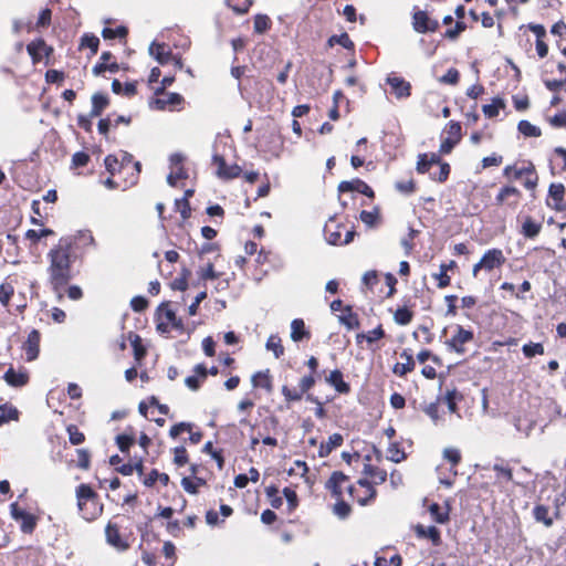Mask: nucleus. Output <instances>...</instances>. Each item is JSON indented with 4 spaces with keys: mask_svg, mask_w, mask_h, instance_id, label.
<instances>
[{
    "mask_svg": "<svg viewBox=\"0 0 566 566\" xmlns=\"http://www.w3.org/2000/svg\"><path fill=\"white\" fill-rule=\"evenodd\" d=\"M95 244L91 231H78L74 235L62 237L48 253V281L52 291L61 300L63 292L74 277L73 264L82 260L86 251Z\"/></svg>",
    "mask_w": 566,
    "mask_h": 566,
    "instance_id": "f257e3e1",
    "label": "nucleus"
},
{
    "mask_svg": "<svg viewBox=\"0 0 566 566\" xmlns=\"http://www.w3.org/2000/svg\"><path fill=\"white\" fill-rule=\"evenodd\" d=\"M76 506L80 516L86 522H94L103 515L104 504L98 493L86 483L75 488Z\"/></svg>",
    "mask_w": 566,
    "mask_h": 566,
    "instance_id": "f03ea898",
    "label": "nucleus"
},
{
    "mask_svg": "<svg viewBox=\"0 0 566 566\" xmlns=\"http://www.w3.org/2000/svg\"><path fill=\"white\" fill-rule=\"evenodd\" d=\"M502 177L512 184L513 181H521L522 186L534 192L539 182V176L536 167L532 160H516L513 164L506 165L502 170Z\"/></svg>",
    "mask_w": 566,
    "mask_h": 566,
    "instance_id": "7ed1b4c3",
    "label": "nucleus"
},
{
    "mask_svg": "<svg viewBox=\"0 0 566 566\" xmlns=\"http://www.w3.org/2000/svg\"><path fill=\"white\" fill-rule=\"evenodd\" d=\"M349 476L342 471H334L325 482V489L335 499L333 513L339 518H347L352 513V506L345 501L344 493L348 492Z\"/></svg>",
    "mask_w": 566,
    "mask_h": 566,
    "instance_id": "20e7f679",
    "label": "nucleus"
},
{
    "mask_svg": "<svg viewBox=\"0 0 566 566\" xmlns=\"http://www.w3.org/2000/svg\"><path fill=\"white\" fill-rule=\"evenodd\" d=\"M129 518L125 515H114L105 526L106 543L118 552L127 551L134 541L133 532L125 526Z\"/></svg>",
    "mask_w": 566,
    "mask_h": 566,
    "instance_id": "39448f33",
    "label": "nucleus"
},
{
    "mask_svg": "<svg viewBox=\"0 0 566 566\" xmlns=\"http://www.w3.org/2000/svg\"><path fill=\"white\" fill-rule=\"evenodd\" d=\"M305 365L310 369V374L303 376L300 379L298 388H290L286 385L282 386L281 391H282V395L286 402H295V401L302 400L304 394H307L315 386V384L319 377L318 359L315 356H311L306 360Z\"/></svg>",
    "mask_w": 566,
    "mask_h": 566,
    "instance_id": "423d86ee",
    "label": "nucleus"
},
{
    "mask_svg": "<svg viewBox=\"0 0 566 566\" xmlns=\"http://www.w3.org/2000/svg\"><path fill=\"white\" fill-rule=\"evenodd\" d=\"M451 336L446 340V346L450 352L464 355L468 352V345L474 342L475 335L471 327L465 328L461 324L450 326Z\"/></svg>",
    "mask_w": 566,
    "mask_h": 566,
    "instance_id": "0eeeda50",
    "label": "nucleus"
},
{
    "mask_svg": "<svg viewBox=\"0 0 566 566\" xmlns=\"http://www.w3.org/2000/svg\"><path fill=\"white\" fill-rule=\"evenodd\" d=\"M118 180L119 185L123 186V190H126L133 186H135L139 180V175L142 171V165L139 161H135L133 155L129 153H122V167Z\"/></svg>",
    "mask_w": 566,
    "mask_h": 566,
    "instance_id": "6e6552de",
    "label": "nucleus"
},
{
    "mask_svg": "<svg viewBox=\"0 0 566 566\" xmlns=\"http://www.w3.org/2000/svg\"><path fill=\"white\" fill-rule=\"evenodd\" d=\"M505 262L506 258L501 249H489L483 253L480 261L473 265L472 275L476 279L481 271L491 273L495 270H501Z\"/></svg>",
    "mask_w": 566,
    "mask_h": 566,
    "instance_id": "1a4fd4ad",
    "label": "nucleus"
},
{
    "mask_svg": "<svg viewBox=\"0 0 566 566\" xmlns=\"http://www.w3.org/2000/svg\"><path fill=\"white\" fill-rule=\"evenodd\" d=\"M377 490L367 478H360L355 484L348 486V495L360 506H367L375 502Z\"/></svg>",
    "mask_w": 566,
    "mask_h": 566,
    "instance_id": "9d476101",
    "label": "nucleus"
},
{
    "mask_svg": "<svg viewBox=\"0 0 566 566\" xmlns=\"http://www.w3.org/2000/svg\"><path fill=\"white\" fill-rule=\"evenodd\" d=\"M157 331L168 333L171 329H181L182 321L177 317L176 312L170 307V302H163L156 310Z\"/></svg>",
    "mask_w": 566,
    "mask_h": 566,
    "instance_id": "9b49d317",
    "label": "nucleus"
},
{
    "mask_svg": "<svg viewBox=\"0 0 566 566\" xmlns=\"http://www.w3.org/2000/svg\"><path fill=\"white\" fill-rule=\"evenodd\" d=\"M327 242L332 245H345L354 240L356 234L354 228L347 229L345 224L337 223L331 219L324 228Z\"/></svg>",
    "mask_w": 566,
    "mask_h": 566,
    "instance_id": "f8f14e48",
    "label": "nucleus"
},
{
    "mask_svg": "<svg viewBox=\"0 0 566 566\" xmlns=\"http://www.w3.org/2000/svg\"><path fill=\"white\" fill-rule=\"evenodd\" d=\"M522 191L513 184H504L500 187L494 198V205L497 208L516 210L522 201Z\"/></svg>",
    "mask_w": 566,
    "mask_h": 566,
    "instance_id": "ddd939ff",
    "label": "nucleus"
},
{
    "mask_svg": "<svg viewBox=\"0 0 566 566\" xmlns=\"http://www.w3.org/2000/svg\"><path fill=\"white\" fill-rule=\"evenodd\" d=\"M11 517L20 523V530L24 534H32L38 525L39 517L22 509L17 502L10 504Z\"/></svg>",
    "mask_w": 566,
    "mask_h": 566,
    "instance_id": "4468645a",
    "label": "nucleus"
},
{
    "mask_svg": "<svg viewBox=\"0 0 566 566\" xmlns=\"http://www.w3.org/2000/svg\"><path fill=\"white\" fill-rule=\"evenodd\" d=\"M411 24L413 30L420 34L429 32L433 33L440 28L438 20L430 18L427 11L421 10L418 7L413 8Z\"/></svg>",
    "mask_w": 566,
    "mask_h": 566,
    "instance_id": "2eb2a0df",
    "label": "nucleus"
},
{
    "mask_svg": "<svg viewBox=\"0 0 566 566\" xmlns=\"http://www.w3.org/2000/svg\"><path fill=\"white\" fill-rule=\"evenodd\" d=\"M182 433H188L189 437L185 442L190 444H198L203 438V432L191 422H178L170 427L169 437L174 440L178 439Z\"/></svg>",
    "mask_w": 566,
    "mask_h": 566,
    "instance_id": "dca6fc26",
    "label": "nucleus"
},
{
    "mask_svg": "<svg viewBox=\"0 0 566 566\" xmlns=\"http://www.w3.org/2000/svg\"><path fill=\"white\" fill-rule=\"evenodd\" d=\"M27 51L32 60L33 64H39L43 59H45V64L50 63V57L53 54L54 50L51 45H48L44 39L38 38L27 45Z\"/></svg>",
    "mask_w": 566,
    "mask_h": 566,
    "instance_id": "f3484780",
    "label": "nucleus"
},
{
    "mask_svg": "<svg viewBox=\"0 0 566 566\" xmlns=\"http://www.w3.org/2000/svg\"><path fill=\"white\" fill-rule=\"evenodd\" d=\"M566 188L562 182H553L548 187V195L546 199V206L556 211L563 212L566 210Z\"/></svg>",
    "mask_w": 566,
    "mask_h": 566,
    "instance_id": "a211bd4d",
    "label": "nucleus"
},
{
    "mask_svg": "<svg viewBox=\"0 0 566 566\" xmlns=\"http://www.w3.org/2000/svg\"><path fill=\"white\" fill-rule=\"evenodd\" d=\"M169 160L171 171L167 177V182L171 187H176L179 180H184L189 177L185 167V156L182 154L175 153L170 156Z\"/></svg>",
    "mask_w": 566,
    "mask_h": 566,
    "instance_id": "6ab92c4d",
    "label": "nucleus"
},
{
    "mask_svg": "<svg viewBox=\"0 0 566 566\" xmlns=\"http://www.w3.org/2000/svg\"><path fill=\"white\" fill-rule=\"evenodd\" d=\"M212 164L217 168V176L224 180L238 178L242 172V169L239 165H227L224 157L219 154H214L212 156Z\"/></svg>",
    "mask_w": 566,
    "mask_h": 566,
    "instance_id": "aec40b11",
    "label": "nucleus"
},
{
    "mask_svg": "<svg viewBox=\"0 0 566 566\" xmlns=\"http://www.w3.org/2000/svg\"><path fill=\"white\" fill-rule=\"evenodd\" d=\"M520 222V234H522L525 239H535L542 231L543 222L541 220H536L530 214L518 217Z\"/></svg>",
    "mask_w": 566,
    "mask_h": 566,
    "instance_id": "412c9836",
    "label": "nucleus"
},
{
    "mask_svg": "<svg viewBox=\"0 0 566 566\" xmlns=\"http://www.w3.org/2000/svg\"><path fill=\"white\" fill-rule=\"evenodd\" d=\"M399 357L402 361H398L392 366V373L398 377H405L415 370L416 360L410 348L402 349Z\"/></svg>",
    "mask_w": 566,
    "mask_h": 566,
    "instance_id": "4be33fe9",
    "label": "nucleus"
},
{
    "mask_svg": "<svg viewBox=\"0 0 566 566\" xmlns=\"http://www.w3.org/2000/svg\"><path fill=\"white\" fill-rule=\"evenodd\" d=\"M337 189L342 193L349 192V191H357L370 199L375 198V191L371 189V187H369L364 180H361L359 178L340 181Z\"/></svg>",
    "mask_w": 566,
    "mask_h": 566,
    "instance_id": "5701e85b",
    "label": "nucleus"
},
{
    "mask_svg": "<svg viewBox=\"0 0 566 566\" xmlns=\"http://www.w3.org/2000/svg\"><path fill=\"white\" fill-rule=\"evenodd\" d=\"M106 71H109L111 73H117L119 71V65L109 51H104L101 54L98 62L92 69V73L95 76L103 75Z\"/></svg>",
    "mask_w": 566,
    "mask_h": 566,
    "instance_id": "b1692460",
    "label": "nucleus"
},
{
    "mask_svg": "<svg viewBox=\"0 0 566 566\" xmlns=\"http://www.w3.org/2000/svg\"><path fill=\"white\" fill-rule=\"evenodd\" d=\"M325 382L329 385L338 395H349L352 387L344 378V374L340 369L331 370L325 376Z\"/></svg>",
    "mask_w": 566,
    "mask_h": 566,
    "instance_id": "393cba45",
    "label": "nucleus"
},
{
    "mask_svg": "<svg viewBox=\"0 0 566 566\" xmlns=\"http://www.w3.org/2000/svg\"><path fill=\"white\" fill-rule=\"evenodd\" d=\"M527 29L532 31L536 36V52L539 59H544L548 54V44L546 43V29L543 24L528 23Z\"/></svg>",
    "mask_w": 566,
    "mask_h": 566,
    "instance_id": "a878e982",
    "label": "nucleus"
},
{
    "mask_svg": "<svg viewBox=\"0 0 566 566\" xmlns=\"http://www.w3.org/2000/svg\"><path fill=\"white\" fill-rule=\"evenodd\" d=\"M184 102L185 99L179 93H166L163 97L153 98L149 105L157 111H165L168 107L180 106Z\"/></svg>",
    "mask_w": 566,
    "mask_h": 566,
    "instance_id": "bb28decb",
    "label": "nucleus"
},
{
    "mask_svg": "<svg viewBox=\"0 0 566 566\" xmlns=\"http://www.w3.org/2000/svg\"><path fill=\"white\" fill-rule=\"evenodd\" d=\"M413 532L418 538L428 539L433 546H440L442 544L441 532L436 526L417 524L413 526Z\"/></svg>",
    "mask_w": 566,
    "mask_h": 566,
    "instance_id": "cd10ccee",
    "label": "nucleus"
},
{
    "mask_svg": "<svg viewBox=\"0 0 566 566\" xmlns=\"http://www.w3.org/2000/svg\"><path fill=\"white\" fill-rule=\"evenodd\" d=\"M428 512L430 513L431 520L438 524H447L450 522L451 506L447 501L444 505L432 502L428 505Z\"/></svg>",
    "mask_w": 566,
    "mask_h": 566,
    "instance_id": "c85d7f7f",
    "label": "nucleus"
},
{
    "mask_svg": "<svg viewBox=\"0 0 566 566\" xmlns=\"http://www.w3.org/2000/svg\"><path fill=\"white\" fill-rule=\"evenodd\" d=\"M40 339L41 335L39 331L32 329L29 333L28 338L23 344V350L25 353L27 360L31 361L38 357L40 352Z\"/></svg>",
    "mask_w": 566,
    "mask_h": 566,
    "instance_id": "c756f323",
    "label": "nucleus"
},
{
    "mask_svg": "<svg viewBox=\"0 0 566 566\" xmlns=\"http://www.w3.org/2000/svg\"><path fill=\"white\" fill-rule=\"evenodd\" d=\"M149 53L161 65H166V64L170 63L171 59L174 56L168 44H166L164 42L163 43L153 42L151 45L149 46Z\"/></svg>",
    "mask_w": 566,
    "mask_h": 566,
    "instance_id": "7c9ffc66",
    "label": "nucleus"
},
{
    "mask_svg": "<svg viewBox=\"0 0 566 566\" xmlns=\"http://www.w3.org/2000/svg\"><path fill=\"white\" fill-rule=\"evenodd\" d=\"M363 474V478H367L375 488L387 480V471L369 462L364 464Z\"/></svg>",
    "mask_w": 566,
    "mask_h": 566,
    "instance_id": "2f4dec72",
    "label": "nucleus"
},
{
    "mask_svg": "<svg viewBox=\"0 0 566 566\" xmlns=\"http://www.w3.org/2000/svg\"><path fill=\"white\" fill-rule=\"evenodd\" d=\"M387 83L390 85L392 94H395L397 98L400 99L410 96L411 85L405 78L398 76H389L387 78Z\"/></svg>",
    "mask_w": 566,
    "mask_h": 566,
    "instance_id": "473e14b6",
    "label": "nucleus"
},
{
    "mask_svg": "<svg viewBox=\"0 0 566 566\" xmlns=\"http://www.w3.org/2000/svg\"><path fill=\"white\" fill-rule=\"evenodd\" d=\"M380 276L376 270L367 271L363 276L361 291L368 295L378 296L377 287L380 285Z\"/></svg>",
    "mask_w": 566,
    "mask_h": 566,
    "instance_id": "72a5a7b5",
    "label": "nucleus"
},
{
    "mask_svg": "<svg viewBox=\"0 0 566 566\" xmlns=\"http://www.w3.org/2000/svg\"><path fill=\"white\" fill-rule=\"evenodd\" d=\"M344 443V437L336 432L328 437L327 441H323L318 448V457L326 458L328 457L335 449L339 448Z\"/></svg>",
    "mask_w": 566,
    "mask_h": 566,
    "instance_id": "f704fd0d",
    "label": "nucleus"
},
{
    "mask_svg": "<svg viewBox=\"0 0 566 566\" xmlns=\"http://www.w3.org/2000/svg\"><path fill=\"white\" fill-rule=\"evenodd\" d=\"M551 165L553 175H562L566 171V148L558 146L553 149Z\"/></svg>",
    "mask_w": 566,
    "mask_h": 566,
    "instance_id": "c9c22d12",
    "label": "nucleus"
},
{
    "mask_svg": "<svg viewBox=\"0 0 566 566\" xmlns=\"http://www.w3.org/2000/svg\"><path fill=\"white\" fill-rule=\"evenodd\" d=\"M251 382L254 388H263L266 392L273 390V380L270 369L255 373L251 378Z\"/></svg>",
    "mask_w": 566,
    "mask_h": 566,
    "instance_id": "e433bc0d",
    "label": "nucleus"
},
{
    "mask_svg": "<svg viewBox=\"0 0 566 566\" xmlns=\"http://www.w3.org/2000/svg\"><path fill=\"white\" fill-rule=\"evenodd\" d=\"M127 338L128 340L132 344V347H133V352H134V358L136 360V363L138 365L142 364V361L144 360V358L146 357L147 355V349L146 347L143 345V339L142 337L135 333V332H129L128 335H127Z\"/></svg>",
    "mask_w": 566,
    "mask_h": 566,
    "instance_id": "4c0bfd02",
    "label": "nucleus"
},
{
    "mask_svg": "<svg viewBox=\"0 0 566 566\" xmlns=\"http://www.w3.org/2000/svg\"><path fill=\"white\" fill-rule=\"evenodd\" d=\"M533 517L537 523H542L545 527H551L554 524V514H549V507L544 504H536L532 511Z\"/></svg>",
    "mask_w": 566,
    "mask_h": 566,
    "instance_id": "58836bf2",
    "label": "nucleus"
},
{
    "mask_svg": "<svg viewBox=\"0 0 566 566\" xmlns=\"http://www.w3.org/2000/svg\"><path fill=\"white\" fill-rule=\"evenodd\" d=\"M207 484V479L202 475L184 476L181 479L182 489L189 494H198L200 488Z\"/></svg>",
    "mask_w": 566,
    "mask_h": 566,
    "instance_id": "ea45409f",
    "label": "nucleus"
},
{
    "mask_svg": "<svg viewBox=\"0 0 566 566\" xmlns=\"http://www.w3.org/2000/svg\"><path fill=\"white\" fill-rule=\"evenodd\" d=\"M291 338L293 342H301L311 338V332L306 328L302 318H295L291 323Z\"/></svg>",
    "mask_w": 566,
    "mask_h": 566,
    "instance_id": "a19ab883",
    "label": "nucleus"
},
{
    "mask_svg": "<svg viewBox=\"0 0 566 566\" xmlns=\"http://www.w3.org/2000/svg\"><path fill=\"white\" fill-rule=\"evenodd\" d=\"M339 322L348 329H357L360 326L359 317L357 313L353 312L350 305H346L339 315Z\"/></svg>",
    "mask_w": 566,
    "mask_h": 566,
    "instance_id": "79ce46f5",
    "label": "nucleus"
},
{
    "mask_svg": "<svg viewBox=\"0 0 566 566\" xmlns=\"http://www.w3.org/2000/svg\"><path fill=\"white\" fill-rule=\"evenodd\" d=\"M440 164V156L432 153L430 156L428 154H420L417 160V171L418 174H427L430 172V168L432 165Z\"/></svg>",
    "mask_w": 566,
    "mask_h": 566,
    "instance_id": "37998d69",
    "label": "nucleus"
},
{
    "mask_svg": "<svg viewBox=\"0 0 566 566\" xmlns=\"http://www.w3.org/2000/svg\"><path fill=\"white\" fill-rule=\"evenodd\" d=\"M109 105V98L103 93H95L92 95V108L90 111L91 117H98L103 111Z\"/></svg>",
    "mask_w": 566,
    "mask_h": 566,
    "instance_id": "c03bdc74",
    "label": "nucleus"
},
{
    "mask_svg": "<svg viewBox=\"0 0 566 566\" xmlns=\"http://www.w3.org/2000/svg\"><path fill=\"white\" fill-rule=\"evenodd\" d=\"M3 377H4V380L7 381V384L12 387H22L29 380V377L25 373L17 371V370H14L13 367H10L4 373Z\"/></svg>",
    "mask_w": 566,
    "mask_h": 566,
    "instance_id": "a18cd8bd",
    "label": "nucleus"
},
{
    "mask_svg": "<svg viewBox=\"0 0 566 566\" xmlns=\"http://www.w3.org/2000/svg\"><path fill=\"white\" fill-rule=\"evenodd\" d=\"M385 331L382 328V325L379 324L376 328L369 331L367 334L365 333H358L356 335V343L360 344L363 340H366L367 343L371 344L375 343L381 338L385 337Z\"/></svg>",
    "mask_w": 566,
    "mask_h": 566,
    "instance_id": "49530a36",
    "label": "nucleus"
},
{
    "mask_svg": "<svg viewBox=\"0 0 566 566\" xmlns=\"http://www.w3.org/2000/svg\"><path fill=\"white\" fill-rule=\"evenodd\" d=\"M326 44H327V48H333L336 44H338L346 50L355 49L354 42L352 41V39L349 38V35L346 32H343L339 35L335 34V35L329 36Z\"/></svg>",
    "mask_w": 566,
    "mask_h": 566,
    "instance_id": "de8ad7c7",
    "label": "nucleus"
},
{
    "mask_svg": "<svg viewBox=\"0 0 566 566\" xmlns=\"http://www.w3.org/2000/svg\"><path fill=\"white\" fill-rule=\"evenodd\" d=\"M127 35H128V28L125 25H118L115 29L104 28L102 30V36L105 40H114V39L126 40Z\"/></svg>",
    "mask_w": 566,
    "mask_h": 566,
    "instance_id": "09e8293b",
    "label": "nucleus"
},
{
    "mask_svg": "<svg viewBox=\"0 0 566 566\" xmlns=\"http://www.w3.org/2000/svg\"><path fill=\"white\" fill-rule=\"evenodd\" d=\"M19 419V411L18 409L12 405H1L0 406V427L4 423H8L12 420Z\"/></svg>",
    "mask_w": 566,
    "mask_h": 566,
    "instance_id": "8fccbe9b",
    "label": "nucleus"
},
{
    "mask_svg": "<svg viewBox=\"0 0 566 566\" xmlns=\"http://www.w3.org/2000/svg\"><path fill=\"white\" fill-rule=\"evenodd\" d=\"M503 108H505V102L501 97H495L491 104L483 105L482 111L488 118H494Z\"/></svg>",
    "mask_w": 566,
    "mask_h": 566,
    "instance_id": "3c124183",
    "label": "nucleus"
},
{
    "mask_svg": "<svg viewBox=\"0 0 566 566\" xmlns=\"http://www.w3.org/2000/svg\"><path fill=\"white\" fill-rule=\"evenodd\" d=\"M406 458H407L406 452L400 447L399 442L395 441L388 446V448H387V459L388 460H390L395 463H399V462L403 461Z\"/></svg>",
    "mask_w": 566,
    "mask_h": 566,
    "instance_id": "603ef678",
    "label": "nucleus"
},
{
    "mask_svg": "<svg viewBox=\"0 0 566 566\" xmlns=\"http://www.w3.org/2000/svg\"><path fill=\"white\" fill-rule=\"evenodd\" d=\"M130 433H123L116 437V444L123 453H128L132 446L135 444V434L133 428H129Z\"/></svg>",
    "mask_w": 566,
    "mask_h": 566,
    "instance_id": "864d4df0",
    "label": "nucleus"
},
{
    "mask_svg": "<svg viewBox=\"0 0 566 566\" xmlns=\"http://www.w3.org/2000/svg\"><path fill=\"white\" fill-rule=\"evenodd\" d=\"M493 471L495 472V481L499 483H507L513 480V470L509 465L494 464Z\"/></svg>",
    "mask_w": 566,
    "mask_h": 566,
    "instance_id": "5fc2aeb1",
    "label": "nucleus"
},
{
    "mask_svg": "<svg viewBox=\"0 0 566 566\" xmlns=\"http://www.w3.org/2000/svg\"><path fill=\"white\" fill-rule=\"evenodd\" d=\"M517 130L525 137H539L542 135L541 128L526 119L518 122Z\"/></svg>",
    "mask_w": 566,
    "mask_h": 566,
    "instance_id": "6e6d98bb",
    "label": "nucleus"
},
{
    "mask_svg": "<svg viewBox=\"0 0 566 566\" xmlns=\"http://www.w3.org/2000/svg\"><path fill=\"white\" fill-rule=\"evenodd\" d=\"M104 165L106 171L109 176L118 177L120 167H122V158L119 159L116 155H107L104 159Z\"/></svg>",
    "mask_w": 566,
    "mask_h": 566,
    "instance_id": "4d7b16f0",
    "label": "nucleus"
},
{
    "mask_svg": "<svg viewBox=\"0 0 566 566\" xmlns=\"http://www.w3.org/2000/svg\"><path fill=\"white\" fill-rule=\"evenodd\" d=\"M271 27L272 21L269 15L260 13L254 17L253 29L255 33L263 34L268 32L271 29Z\"/></svg>",
    "mask_w": 566,
    "mask_h": 566,
    "instance_id": "13d9d810",
    "label": "nucleus"
},
{
    "mask_svg": "<svg viewBox=\"0 0 566 566\" xmlns=\"http://www.w3.org/2000/svg\"><path fill=\"white\" fill-rule=\"evenodd\" d=\"M265 347L268 350L273 352L275 358H280L284 354V346L282 345L281 337L279 335H270L266 340Z\"/></svg>",
    "mask_w": 566,
    "mask_h": 566,
    "instance_id": "bf43d9fd",
    "label": "nucleus"
},
{
    "mask_svg": "<svg viewBox=\"0 0 566 566\" xmlns=\"http://www.w3.org/2000/svg\"><path fill=\"white\" fill-rule=\"evenodd\" d=\"M99 39L93 33H85L81 38L80 49L88 48L92 55H95L98 51Z\"/></svg>",
    "mask_w": 566,
    "mask_h": 566,
    "instance_id": "052dcab7",
    "label": "nucleus"
},
{
    "mask_svg": "<svg viewBox=\"0 0 566 566\" xmlns=\"http://www.w3.org/2000/svg\"><path fill=\"white\" fill-rule=\"evenodd\" d=\"M171 452L174 454L172 462L176 467L181 468L189 463L188 451L184 444L175 447Z\"/></svg>",
    "mask_w": 566,
    "mask_h": 566,
    "instance_id": "680f3d73",
    "label": "nucleus"
},
{
    "mask_svg": "<svg viewBox=\"0 0 566 566\" xmlns=\"http://www.w3.org/2000/svg\"><path fill=\"white\" fill-rule=\"evenodd\" d=\"M395 189L402 195L409 196L416 192L417 182L411 176L409 179L396 181Z\"/></svg>",
    "mask_w": 566,
    "mask_h": 566,
    "instance_id": "e2e57ef3",
    "label": "nucleus"
},
{
    "mask_svg": "<svg viewBox=\"0 0 566 566\" xmlns=\"http://www.w3.org/2000/svg\"><path fill=\"white\" fill-rule=\"evenodd\" d=\"M359 219L370 228L377 226L380 219L379 208L375 207L371 211L363 210L359 214Z\"/></svg>",
    "mask_w": 566,
    "mask_h": 566,
    "instance_id": "0e129e2a",
    "label": "nucleus"
},
{
    "mask_svg": "<svg viewBox=\"0 0 566 566\" xmlns=\"http://www.w3.org/2000/svg\"><path fill=\"white\" fill-rule=\"evenodd\" d=\"M413 318V312L407 306L398 307L394 313V319L398 325H408Z\"/></svg>",
    "mask_w": 566,
    "mask_h": 566,
    "instance_id": "69168bd1",
    "label": "nucleus"
},
{
    "mask_svg": "<svg viewBox=\"0 0 566 566\" xmlns=\"http://www.w3.org/2000/svg\"><path fill=\"white\" fill-rule=\"evenodd\" d=\"M522 352L526 358H533L535 356L544 355L545 348L542 343L530 342L523 345Z\"/></svg>",
    "mask_w": 566,
    "mask_h": 566,
    "instance_id": "338daca9",
    "label": "nucleus"
},
{
    "mask_svg": "<svg viewBox=\"0 0 566 566\" xmlns=\"http://www.w3.org/2000/svg\"><path fill=\"white\" fill-rule=\"evenodd\" d=\"M66 432L69 434V441L73 446H80L85 441V434L78 429L76 424H69L66 427Z\"/></svg>",
    "mask_w": 566,
    "mask_h": 566,
    "instance_id": "774afa93",
    "label": "nucleus"
}]
</instances>
